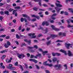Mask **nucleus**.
Returning a JSON list of instances; mask_svg holds the SVG:
<instances>
[{
  "label": "nucleus",
  "instance_id": "nucleus-6",
  "mask_svg": "<svg viewBox=\"0 0 73 73\" xmlns=\"http://www.w3.org/2000/svg\"><path fill=\"white\" fill-rule=\"evenodd\" d=\"M29 60L30 61L34 62L35 64H37V62H38V61L35 60V59H30Z\"/></svg>",
  "mask_w": 73,
  "mask_h": 73
},
{
  "label": "nucleus",
  "instance_id": "nucleus-9",
  "mask_svg": "<svg viewBox=\"0 0 73 73\" xmlns=\"http://www.w3.org/2000/svg\"><path fill=\"white\" fill-rule=\"evenodd\" d=\"M68 56H69L70 57L71 56H73V54L72 53V52L68 50Z\"/></svg>",
  "mask_w": 73,
  "mask_h": 73
},
{
  "label": "nucleus",
  "instance_id": "nucleus-17",
  "mask_svg": "<svg viewBox=\"0 0 73 73\" xmlns=\"http://www.w3.org/2000/svg\"><path fill=\"white\" fill-rule=\"evenodd\" d=\"M50 42H51V41L50 40L46 42V44L47 46H48L49 45H50L51 44V43H50Z\"/></svg>",
  "mask_w": 73,
  "mask_h": 73
},
{
  "label": "nucleus",
  "instance_id": "nucleus-14",
  "mask_svg": "<svg viewBox=\"0 0 73 73\" xmlns=\"http://www.w3.org/2000/svg\"><path fill=\"white\" fill-rule=\"evenodd\" d=\"M17 55H18V57H19V58H21V57H22V54H19V53H17Z\"/></svg>",
  "mask_w": 73,
  "mask_h": 73
},
{
  "label": "nucleus",
  "instance_id": "nucleus-64",
  "mask_svg": "<svg viewBox=\"0 0 73 73\" xmlns=\"http://www.w3.org/2000/svg\"><path fill=\"white\" fill-rule=\"evenodd\" d=\"M23 73H29V72L28 71H26L25 72H24Z\"/></svg>",
  "mask_w": 73,
  "mask_h": 73
},
{
  "label": "nucleus",
  "instance_id": "nucleus-22",
  "mask_svg": "<svg viewBox=\"0 0 73 73\" xmlns=\"http://www.w3.org/2000/svg\"><path fill=\"white\" fill-rule=\"evenodd\" d=\"M22 16L23 17H26V18L28 17V15L25 14H23L22 15Z\"/></svg>",
  "mask_w": 73,
  "mask_h": 73
},
{
  "label": "nucleus",
  "instance_id": "nucleus-33",
  "mask_svg": "<svg viewBox=\"0 0 73 73\" xmlns=\"http://www.w3.org/2000/svg\"><path fill=\"white\" fill-rule=\"evenodd\" d=\"M48 53V51H46L44 52H42V53L43 54L44 56L45 53Z\"/></svg>",
  "mask_w": 73,
  "mask_h": 73
},
{
  "label": "nucleus",
  "instance_id": "nucleus-63",
  "mask_svg": "<svg viewBox=\"0 0 73 73\" xmlns=\"http://www.w3.org/2000/svg\"><path fill=\"white\" fill-rule=\"evenodd\" d=\"M64 13L65 14V15H68V12H65Z\"/></svg>",
  "mask_w": 73,
  "mask_h": 73
},
{
  "label": "nucleus",
  "instance_id": "nucleus-20",
  "mask_svg": "<svg viewBox=\"0 0 73 73\" xmlns=\"http://www.w3.org/2000/svg\"><path fill=\"white\" fill-rule=\"evenodd\" d=\"M63 41H64L63 40H57L56 42H63Z\"/></svg>",
  "mask_w": 73,
  "mask_h": 73
},
{
  "label": "nucleus",
  "instance_id": "nucleus-47",
  "mask_svg": "<svg viewBox=\"0 0 73 73\" xmlns=\"http://www.w3.org/2000/svg\"><path fill=\"white\" fill-rule=\"evenodd\" d=\"M31 40H29V41L28 40L27 42H28V44H29V45H30V44H31Z\"/></svg>",
  "mask_w": 73,
  "mask_h": 73
},
{
  "label": "nucleus",
  "instance_id": "nucleus-45",
  "mask_svg": "<svg viewBox=\"0 0 73 73\" xmlns=\"http://www.w3.org/2000/svg\"><path fill=\"white\" fill-rule=\"evenodd\" d=\"M45 72L46 73H50L49 70H46Z\"/></svg>",
  "mask_w": 73,
  "mask_h": 73
},
{
  "label": "nucleus",
  "instance_id": "nucleus-59",
  "mask_svg": "<svg viewBox=\"0 0 73 73\" xmlns=\"http://www.w3.org/2000/svg\"><path fill=\"white\" fill-rule=\"evenodd\" d=\"M61 21L63 24H64L65 23V22H64V19H62L61 20Z\"/></svg>",
  "mask_w": 73,
  "mask_h": 73
},
{
  "label": "nucleus",
  "instance_id": "nucleus-42",
  "mask_svg": "<svg viewBox=\"0 0 73 73\" xmlns=\"http://www.w3.org/2000/svg\"><path fill=\"white\" fill-rule=\"evenodd\" d=\"M9 46L11 45V43L9 41H7V44Z\"/></svg>",
  "mask_w": 73,
  "mask_h": 73
},
{
  "label": "nucleus",
  "instance_id": "nucleus-41",
  "mask_svg": "<svg viewBox=\"0 0 73 73\" xmlns=\"http://www.w3.org/2000/svg\"><path fill=\"white\" fill-rule=\"evenodd\" d=\"M20 69H21L23 71V66H22L21 65H20Z\"/></svg>",
  "mask_w": 73,
  "mask_h": 73
},
{
  "label": "nucleus",
  "instance_id": "nucleus-30",
  "mask_svg": "<svg viewBox=\"0 0 73 73\" xmlns=\"http://www.w3.org/2000/svg\"><path fill=\"white\" fill-rule=\"evenodd\" d=\"M62 35L64 37H65L66 36V33H62Z\"/></svg>",
  "mask_w": 73,
  "mask_h": 73
},
{
  "label": "nucleus",
  "instance_id": "nucleus-1",
  "mask_svg": "<svg viewBox=\"0 0 73 73\" xmlns=\"http://www.w3.org/2000/svg\"><path fill=\"white\" fill-rule=\"evenodd\" d=\"M55 5H56V7H55V9L56 11V13H60V10L62 9V8H58V7H62V5H61L60 3H55Z\"/></svg>",
  "mask_w": 73,
  "mask_h": 73
},
{
  "label": "nucleus",
  "instance_id": "nucleus-38",
  "mask_svg": "<svg viewBox=\"0 0 73 73\" xmlns=\"http://www.w3.org/2000/svg\"><path fill=\"white\" fill-rule=\"evenodd\" d=\"M0 13L2 15H4V12L3 11H1L0 12Z\"/></svg>",
  "mask_w": 73,
  "mask_h": 73
},
{
  "label": "nucleus",
  "instance_id": "nucleus-10",
  "mask_svg": "<svg viewBox=\"0 0 73 73\" xmlns=\"http://www.w3.org/2000/svg\"><path fill=\"white\" fill-rule=\"evenodd\" d=\"M60 52H62V53H64L65 55H67V54H66V51L64 50L61 49L60 50Z\"/></svg>",
  "mask_w": 73,
  "mask_h": 73
},
{
  "label": "nucleus",
  "instance_id": "nucleus-55",
  "mask_svg": "<svg viewBox=\"0 0 73 73\" xmlns=\"http://www.w3.org/2000/svg\"><path fill=\"white\" fill-rule=\"evenodd\" d=\"M12 59H13V58H10V60H9V62H11V60H12Z\"/></svg>",
  "mask_w": 73,
  "mask_h": 73
},
{
  "label": "nucleus",
  "instance_id": "nucleus-58",
  "mask_svg": "<svg viewBox=\"0 0 73 73\" xmlns=\"http://www.w3.org/2000/svg\"><path fill=\"white\" fill-rule=\"evenodd\" d=\"M27 56L28 57H30V54L28 53L27 54Z\"/></svg>",
  "mask_w": 73,
  "mask_h": 73
},
{
  "label": "nucleus",
  "instance_id": "nucleus-49",
  "mask_svg": "<svg viewBox=\"0 0 73 73\" xmlns=\"http://www.w3.org/2000/svg\"><path fill=\"white\" fill-rule=\"evenodd\" d=\"M54 30H55V31H60V29H56L55 28V29H54Z\"/></svg>",
  "mask_w": 73,
  "mask_h": 73
},
{
  "label": "nucleus",
  "instance_id": "nucleus-52",
  "mask_svg": "<svg viewBox=\"0 0 73 73\" xmlns=\"http://www.w3.org/2000/svg\"><path fill=\"white\" fill-rule=\"evenodd\" d=\"M21 44L22 46H26V44L24 43H22Z\"/></svg>",
  "mask_w": 73,
  "mask_h": 73
},
{
  "label": "nucleus",
  "instance_id": "nucleus-57",
  "mask_svg": "<svg viewBox=\"0 0 73 73\" xmlns=\"http://www.w3.org/2000/svg\"><path fill=\"white\" fill-rule=\"evenodd\" d=\"M21 30V26H19L18 28V30L19 31H20V30Z\"/></svg>",
  "mask_w": 73,
  "mask_h": 73
},
{
  "label": "nucleus",
  "instance_id": "nucleus-15",
  "mask_svg": "<svg viewBox=\"0 0 73 73\" xmlns=\"http://www.w3.org/2000/svg\"><path fill=\"white\" fill-rule=\"evenodd\" d=\"M4 13L5 15H6L7 16H8L9 15V11H5L4 12Z\"/></svg>",
  "mask_w": 73,
  "mask_h": 73
},
{
  "label": "nucleus",
  "instance_id": "nucleus-25",
  "mask_svg": "<svg viewBox=\"0 0 73 73\" xmlns=\"http://www.w3.org/2000/svg\"><path fill=\"white\" fill-rule=\"evenodd\" d=\"M33 0L34 1H35V2H38V1H41V0Z\"/></svg>",
  "mask_w": 73,
  "mask_h": 73
},
{
  "label": "nucleus",
  "instance_id": "nucleus-56",
  "mask_svg": "<svg viewBox=\"0 0 73 73\" xmlns=\"http://www.w3.org/2000/svg\"><path fill=\"white\" fill-rule=\"evenodd\" d=\"M25 67H26V68H28V66H28V65H27V64L26 63H25V64H24Z\"/></svg>",
  "mask_w": 73,
  "mask_h": 73
},
{
  "label": "nucleus",
  "instance_id": "nucleus-29",
  "mask_svg": "<svg viewBox=\"0 0 73 73\" xmlns=\"http://www.w3.org/2000/svg\"><path fill=\"white\" fill-rule=\"evenodd\" d=\"M64 67H66L65 69H68V66H67V65L66 64L64 66Z\"/></svg>",
  "mask_w": 73,
  "mask_h": 73
},
{
  "label": "nucleus",
  "instance_id": "nucleus-46",
  "mask_svg": "<svg viewBox=\"0 0 73 73\" xmlns=\"http://www.w3.org/2000/svg\"><path fill=\"white\" fill-rule=\"evenodd\" d=\"M16 37L17 38H20V36H19V35L17 34L16 35Z\"/></svg>",
  "mask_w": 73,
  "mask_h": 73
},
{
  "label": "nucleus",
  "instance_id": "nucleus-60",
  "mask_svg": "<svg viewBox=\"0 0 73 73\" xmlns=\"http://www.w3.org/2000/svg\"><path fill=\"white\" fill-rule=\"evenodd\" d=\"M45 15H48L49 14V13H48V12L46 11L45 12Z\"/></svg>",
  "mask_w": 73,
  "mask_h": 73
},
{
  "label": "nucleus",
  "instance_id": "nucleus-16",
  "mask_svg": "<svg viewBox=\"0 0 73 73\" xmlns=\"http://www.w3.org/2000/svg\"><path fill=\"white\" fill-rule=\"evenodd\" d=\"M68 11H70L72 13H73V9L72 8H69L68 9Z\"/></svg>",
  "mask_w": 73,
  "mask_h": 73
},
{
  "label": "nucleus",
  "instance_id": "nucleus-19",
  "mask_svg": "<svg viewBox=\"0 0 73 73\" xmlns=\"http://www.w3.org/2000/svg\"><path fill=\"white\" fill-rule=\"evenodd\" d=\"M36 56H38V57H40H40H41L42 56V55L41 54L39 53L38 54H37Z\"/></svg>",
  "mask_w": 73,
  "mask_h": 73
},
{
  "label": "nucleus",
  "instance_id": "nucleus-53",
  "mask_svg": "<svg viewBox=\"0 0 73 73\" xmlns=\"http://www.w3.org/2000/svg\"><path fill=\"white\" fill-rule=\"evenodd\" d=\"M16 5H16V3H13V7H16Z\"/></svg>",
  "mask_w": 73,
  "mask_h": 73
},
{
  "label": "nucleus",
  "instance_id": "nucleus-5",
  "mask_svg": "<svg viewBox=\"0 0 73 73\" xmlns=\"http://www.w3.org/2000/svg\"><path fill=\"white\" fill-rule=\"evenodd\" d=\"M46 25V26H48L49 25V23L47 21H43L42 23V25Z\"/></svg>",
  "mask_w": 73,
  "mask_h": 73
},
{
  "label": "nucleus",
  "instance_id": "nucleus-61",
  "mask_svg": "<svg viewBox=\"0 0 73 73\" xmlns=\"http://www.w3.org/2000/svg\"><path fill=\"white\" fill-rule=\"evenodd\" d=\"M1 68H3V69H4L5 68V66L3 65L2 66H1Z\"/></svg>",
  "mask_w": 73,
  "mask_h": 73
},
{
  "label": "nucleus",
  "instance_id": "nucleus-50",
  "mask_svg": "<svg viewBox=\"0 0 73 73\" xmlns=\"http://www.w3.org/2000/svg\"><path fill=\"white\" fill-rule=\"evenodd\" d=\"M35 57V56L31 54V58H33V57Z\"/></svg>",
  "mask_w": 73,
  "mask_h": 73
},
{
  "label": "nucleus",
  "instance_id": "nucleus-23",
  "mask_svg": "<svg viewBox=\"0 0 73 73\" xmlns=\"http://www.w3.org/2000/svg\"><path fill=\"white\" fill-rule=\"evenodd\" d=\"M57 15H58L57 13H54L52 15L51 17H53V16H57Z\"/></svg>",
  "mask_w": 73,
  "mask_h": 73
},
{
  "label": "nucleus",
  "instance_id": "nucleus-11",
  "mask_svg": "<svg viewBox=\"0 0 73 73\" xmlns=\"http://www.w3.org/2000/svg\"><path fill=\"white\" fill-rule=\"evenodd\" d=\"M32 17H36V18L37 19H40V17L39 16L36 15H32Z\"/></svg>",
  "mask_w": 73,
  "mask_h": 73
},
{
  "label": "nucleus",
  "instance_id": "nucleus-36",
  "mask_svg": "<svg viewBox=\"0 0 73 73\" xmlns=\"http://www.w3.org/2000/svg\"><path fill=\"white\" fill-rule=\"evenodd\" d=\"M9 11L10 12H12L13 11V9H9Z\"/></svg>",
  "mask_w": 73,
  "mask_h": 73
},
{
  "label": "nucleus",
  "instance_id": "nucleus-12",
  "mask_svg": "<svg viewBox=\"0 0 73 73\" xmlns=\"http://www.w3.org/2000/svg\"><path fill=\"white\" fill-rule=\"evenodd\" d=\"M57 35H54L53 34H51L50 35V36L51 38L52 37V38L53 39L54 38V37H57Z\"/></svg>",
  "mask_w": 73,
  "mask_h": 73
},
{
  "label": "nucleus",
  "instance_id": "nucleus-31",
  "mask_svg": "<svg viewBox=\"0 0 73 73\" xmlns=\"http://www.w3.org/2000/svg\"><path fill=\"white\" fill-rule=\"evenodd\" d=\"M51 28H52L53 29H54H54H55L56 28H55L54 26V25H52L51 26Z\"/></svg>",
  "mask_w": 73,
  "mask_h": 73
},
{
  "label": "nucleus",
  "instance_id": "nucleus-21",
  "mask_svg": "<svg viewBox=\"0 0 73 73\" xmlns=\"http://www.w3.org/2000/svg\"><path fill=\"white\" fill-rule=\"evenodd\" d=\"M4 46L6 48H7L9 47V46L7 44H5L4 45Z\"/></svg>",
  "mask_w": 73,
  "mask_h": 73
},
{
  "label": "nucleus",
  "instance_id": "nucleus-2",
  "mask_svg": "<svg viewBox=\"0 0 73 73\" xmlns=\"http://www.w3.org/2000/svg\"><path fill=\"white\" fill-rule=\"evenodd\" d=\"M48 62V61H46L43 63V64L44 65H46V66H49L51 67L53 66V64H49V63H46Z\"/></svg>",
  "mask_w": 73,
  "mask_h": 73
},
{
  "label": "nucleus",
  "instance_id": "nucleus-13",
  "mask_svg": "<svg viewBox=\"0 0 73 73\" xmlns=\"http://www.w3.org/2000/svg\"><path fill=\"white\" fill-rule=\"evenodd\" d=\"M8 51V50L6 49L4 50H2L0 52L1 53H5V52H7Z\"/></svg>",
  "mask_w": 73,
  "mask_h": 73
},
{
  "label": "nucleus",
  "instance_id": "nucleus-62",
  "mask_svg": "<svg viewBox=\"0 0 73 73\" xmlns=\"http://www.w3.org/2000/svg\"><path fill=\"white\" fill-rule=\"evenodd\" d=\"M24 21H25V23H27V19L25 18H24Z\"/></svg>",
  "mask_w": 73,
  "mask_h": 73
},
{
  "label": "nucleus",
  "instance_id": "nucleus-7",
  "mask_svg": "<svg viewBox=\"0 0 73 73\" xmlns=\"http://www.w3.org/2000/svg\"><path fill=\"white\" fill-rule=\"evenodd\" d=\"M73 44H70V43H65V46L66 47H67V49H69V46H70V45H72Z\"/></svg>",
  "mask_w": 73,
  "mask_h": 73
},
{
  "label": "nucleus",
  "instance_id": "nucleus-44",
  "mask_svg": "<svg viewBox=\"0 0 73 73\" xmlns=\"http://www.w3.org/2000/svg\"><path fill=\"white\" fill-rule=\"evenodd\" d=\"M15 66H18V62H17L15 63Z\"/></svg>",
  "mask_w": 73,
  "mask_h": 73
},
{
  "label": "nucleus",
  "instance_id": "nucleus-54",
  "mask_svg": "<svg viewBox=\"0 0 73 73\" xmlns=\"http://www.w3.org/2000/svg\"><path fill=\"white\" fill-rule=\"evenodd\" d=\"M36 21V19L35 18L31 20V21Z\"/></svg>",
  "mask_w": 73,
  "mask_h": 73
},
{
  "label": "nucleus",
  "instance_id": "nucleus-34",
  "mask_svg": "<svg viewBox=\"0 0 73 73\" xmlns=\"http://www.w3.org/2000/svg\"><path fill=\"white\" fill-rule=\"evenodd\" d=\"M28 48H29V49H34V47L28 46Z\"/></svg>",
  "mask_w": 73,
  "mask_h": 73
},
{
  "label": "nucleus",
  "instance_id": "nucleus-18",
  "mask_svg": "<svg viewBox=\"0 0 73 73\" xmlns=\"http://www.w3.org/2000/svg\"><path fill=\"white\" fill-rule=\"evenodd\" d=\"M57 60V58H54L52 59V61L54 62V61H56Z\"/></svg>",
  "mask_w": 73,
  "mask_h": 73
},
{
  "label": "nucleus",
  "instance_id": "nucleus-27",
  "mask_svg": "<svg viewBox=\"0 0 73 73\" xmlns=\"http://www.w3.org/2000/svg\"><path fill=\"white\" fill-rule=\"evenodd\" d=\"M68 28H72L73 27V26H71L68 24V26H67Z\"/></svg>",
  "mask_w": 73,
  "mask_h": 73
},
{
  "label": "nucleus",
  "instance_id": "nucleus-40",
  "mask_svg": "<svg viewBox=\"0 0 73 73\" xmlns=\"http://www.w3.org/2000/svg\"><path fill=\"white\" fill-rule=\"evenodd\" d=\"M38 50L39 52H43V50H42V48H39L38 49Z\"/></svg>",
  "mask_w": 73,
  "mask_h": 73
},
{
  "label": "nucleus",
  "instance_id": "nucleus-48",
  "mask_svg": "<svg viewBox=\"0 0 73 73\" xmlns=\"http://www.w3.org/2000/svg\"><path fill=\"white\" fill-rule=\"evenodd\" d=\"M29 4L31 7H32V2H29Z\"/></svg>",
  "mask_w": 73,
  "mask_h": 73
},
{
  "label": "nucleus",
  "instance_id": "nucleus-8",
  "mask_svg": "<svg viewBox=\"0 0 73 73\" xmlns=\"http://www.w3.org/2000/svg\"><path fill=\"white\" fill-rule=\"evenodd\" d=\"M16 11H17V10H15L13 11V15H15V16H17V13L16 12Z\"/></svg>",
  "mask_w": 73,
  "mask_h": 73
},
{
  "label": "nucleus",
  "instance_id": "nucleus-32",
  "mask_svg": "<svg viewBox=\"0 0 73 73\" xmlns=\"http://www.w3.org/2000/svg\"><path fill=\"white\" fill-rule=\"evenodd\" d=\"M6 36V35H2L0 36V37H5Z\"/></svg>",
  "mask_w": 73,
  "mask_h": 73
},
{
  "label": "nucleus",
  "instance_id": "nucleus-24",
  "mask_svg": "<svg viewBox=\"0 0 73 73\" xmlns=\"http://www.w3.org/2000/svg\"><path fill=\"white\" fill-rule=\"evenodd\" d=\"M35 66H36L37 69H40V67H39V66H38V65L37 64H35Z\"/></svg>",
  "mask_w": 73,
  "mask_h": 73
},
{
  "label": "nucleus",
  "instance_id": "nucleus-39",
  "mask_svg": "<svg viewBox=\"0 0 73 73\" xmlns=\"http://www.w3.org/2000/svg\"><path fill=\"white\" fill-rule=\"evenodd\" d=\"M24 21V19L23 18H21V22H23V21Z\"/></svg>",
  "mask_w": 73,
  "mask_h": 73
},
{
  "label": "nucleus",
  "instance_id": "nucleus-37",
  "mask_svg": "<svg viewBox=\"0 0 73 73\" xmlns=\"http://www.w3.org/2000/svg\"><path fill=\"white\" fill-rule=\"evenodd\" d=\"M52 54L53 56H55L56 55V53H55L54 52H52Z\"/></svg>",
  "mask_w": 73,
  "mask_h": 73
},
{
  "label": "nucleus",
  "instance_id": "nucleus-26",
  "mask_svg": "<svg viewBox=\"0 0 73 73\" xmlns=\"http://www.w3.org/2000/svg\"><path fill=\"white\" fill-rule=\"evenodd\" d=\"M9 69L10 70H15V67H11L10 68H9Z\"/></svg>",
  "mask_w": 73,
  "mask_h": 73
},
{
  "label": "nucleus",
  "instance_id": "nucleus-35",
  "mask_svg": "<svg viewBox=\"0 0 73 73\" xmlns=\"http://www.w3.org/2000/svg\"><path fill=\"white\" fill-rule=\"evenodd\" d=\"M33 9L34 11H37V9H38L36 7H34L33 8Z\"/></svg>",
  "mask_w": 73,
  "mask_h": 73
},
{
  "label": "nucleus",
  "instance_id": "nucleus-28",
  "mask_svg": "<svg viewBox=\"0 0 73 73\" xmlns=\"http://www.w3.org/2000/svg\"><path fill=\"white\" fill-rule=\"evenodd\" d=\"M5 57H6V56L5 55H3L2 57L1 60H3V59H4V58Z\"/></svg>",
  "mask_w": 73,
  "mask_h": 73
},
{
  "label": "nucleus",
  "instance_id": "nucleus-3",
  "mask_svg": "<svg viewBox=\"0 0 73 73\" xmlns=\"http://www.w3.org/2000/svg\"><path fill=\"white\" fill-rule=\"evenodd\" d=\"M62 65L60 64H58L54 66V68H56V70H58V69H60Z\"/></svg>",
  "mask_w": 73,
  "mask_h": 73
},
{
  "label": "nucleus",
  "instance_id": "nucleus-4",
  "mask_svg": "<svg viewBox=\"0 0 73 73\" xmlns=\"http://www.w3.org/2000/svg\"><path fill=\"white\" fill-rule=\"evenodd\" d=\"M28 35L29 36H32L31 38H36V36L35 35V33H29V34Z\"/></svg>",
  "mask_w": 73,
  "mask_h": 73
},
{
  "label": "nucleus",
  "instance_id": "nucleus-43",
  "mask_svg": "<svg viewBox=\"0 0 73 73\" xmlns=\"http://www.w3.org/2000/svg\"><path fill=\"white\" fill-rule=\"evenodd\" d=\"M56 56H59L61 55V54L60 53H56Z\"/></svg>",
  "mask_w": 73,
  "mask_h": 73
},
{
  "label": "nucleus",
  "instance_id": "nucleus-51",
  "mask_svg": "<svg viewBox=\"0 0 73 73\" xmlns=\"http://www.w3.org/2000/svg\"><path fill=\"white\" fill-rule=\"evenodd\" d=\"M34 48H35L36 49H37L38 47H37V45H35L34 46Z\"/></svg>",
  "mask_w": 73,
  "mask_h": 73
}]
</instances>
